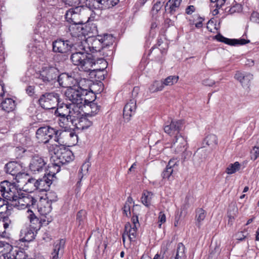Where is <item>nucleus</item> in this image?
<instances>
[{
	"label": "nucleus",
	"instance_id": "obj_38",
	"mask_svg": "<svg viewBox=\"0 0 259 259\" xmlns=\"http://www.w3.org/2000/svg\"><path fill=\"white\" fill-rule=\"evenodd\" d=\"M206 217V212L202 208L198 209L196 210V225L200 228L201 225V222L203 221Z\"/></svg>",
	"mask_w": 259,
	"mask_h": 259
},
{
	"label": "nucleus",
	"instance_id": "obj_6",
	"mask_svg": "<svg viewBox=\"0 0 259 259\" xmlns=\"http://www.w3.org/2000/svg\"><path fill=\"white\" fill-rule=\"evenodd\" d=\"M38 102L41 107L47 110L55 108L60 102L59 94L54 92L41 95Z\"/></svg>",
	"mask_w": 259,
	"mask_h": 259
},
{
	"label": "nucleus",
	"instance_id": "obj_62",
	"mask_svg": "<svg viewBox=\"0 0 259 259\" xmlns=\"http://www.w3.org/2000/svg\"><path fill=\"white\" fill-rule=\"evenodd\" d=\"M84 212L83 210H80L77 214V220L78 221L79 224L83 220L82 215L84 214Z\"/></svg>",
	"mask_w": 259,
	"mask_h": 259
},
{
	"label": "nucleus",
	"instance_id": "obj_60",
	"mask_svg": "<svg viewBox=\"0 0 259 259\" xmlns=\"http://www.w3.org/2000/svg\"><path fill=\"white\" fill-rule=\"evenodd\" d=\"M195 8L193 5H190L187 7V8L186 9V13L188 15H191L195 12Z\"/></svg>",
	"mask_w": 259,
	"mask_h": 259
},
{
	"label": "nucleus",
	"instance_id": "obj_24",
	"mask_svg": "<svg viewBox=\"0 0 259 259\" xmlns=\"http://www.w3.org/2000/svg\"><path fill=\"white\" fill-rule=\"evenodd\" d=\"M64 245L65 241L63 239L56 241L54 244L50 259H58L59 255H61L63 253Z\"/></svg>",
	"mask_w": 259,
	"mask_h": 259
},
{
	"label": "nucleus",
	"instance_id": "obj_44",
	"mask_svg": "<svg viewBox=\"0 0 259 259\" xmlns=\"http://www.w3.org/2000/svg\"><path fill=\"white\" fill-rule=\"evenodd\" d=\"M215 37L217 40L220 42H224L226 44L230 45L231 46H234L235 44V41H237L236 40H232V39H229L226 37H225L223 35L220 34H217L215 36Z\"/></svg>",
	"mask_w": 259,
	"mask_h": 259
},
{
	"label": "nucleus",
	"instance_id": "obj_17",
	"mask_svg": "<svg viewBox=\"0 0 259 259\" xmlns=\"http://www.w3.org/2000/svg\"><path fill=\"white\" fill-rule=\"evenodd\" d=\"M137 227L136 226H132L130 223H126L124 226V232L122 234V238L123 244L127 238L130 241H134L137 236Z\"/></svg>",
	"mask_w": 259,
	"mask_h": 259
},
{
	"label": "nucleus",
	"instance_id": "obj_7",
	"mask_svg": "<svg viewBox=\"0 0 259 259\" xmlns=\"http://www.w3.org/2000/svg\"><path fill=\"white\" fill-rule=\"evenodd\" d=\"M0 191L2 196L10 202L16 198L18 191L15 187L10 182L5 181L0 183Z\"/></svg>",
	"mask_w": 259,
	"mask_h": 259
},
{
	"label": "nucleus",
	"instance_id": "obj_22",
	"mask_svg": "<svg viewBox=\"0 0 259 259\" xmlns=\"http://www.w3.org/2000/svg\"><path fill=\"white\" fill-rule=\"evenodd\" d=\"M61 144L64 143V140L72 142L73 144L77 140V136L71 127L68 130L61 131Z\"/></svg>",
	"mask_w": 259,
	"mask_h": 259
},
{
	"label": "nucleus",
	"instance_id": "obj_58",
	"mask_svg": "<svg viewBox=\"0 0 259 259\" xmlns=\"http://www.w3.org/2000/svg\"><path fill=\"white\" fill-rule=\"evenodd\" d=\"M250 20L254 22L259 23V14L257 12H253L250 16Z\"/></svg>",
	"mask_w": 259,
	"mask_h": 259
},
{
	"label": "nucleus",
	"instance_id": "obj_16",
	"mask_svg": "<svg viewBox=\"0 0 259 259\" xmlns=\"http://www.w3.org/2000/svg\"><path fill=\"white\" fill-rule=\"evenodd\" d=\"M36 232L30 226L25 225L20 231V240L23 242H30L34 239Z\"/></svg>",
	"mask_w": 259,
	"mask_h": 259
},
{
	"label": "nucleus",
	"instance_id": "obj_36",
	"mask_svg": "<svg viewBox=\"0 0 259 259\" xmlns=\"http://www.w3.org/2000/svg\"><path fill=\"white\" fill-rule=\"evenodd\" d=\"M104 47H105L101 39L96 38L93 40L92 46L90 47V48H92V50H90V51L94 53L101 51Z\"/></svg>",
	"mask_w": 259,
	"mask_h": 259
},
{
	"label": "nucleus",
	"instance_id": "obj_39",
	"mask_svg": "<svg viewBox=\"0 0 259 259\" xmlns=\"http://www.w3.org/2000/svg\"><path fill=\"white\" fill-rule=\"evenodd\" d=\"M83 105H87L91 110V113H88V115L94 116L99 111V107L97 104L93 101H90L89 99L88 101H87V103L85 104H83Z\"/></svg>",
	"mask_w": 259,
	"mask_h": 259
},
{
	"label": "nucleus",
	"instance_id": "obj_56",
	"mask_svg": "<svg viewBox=\"0 0 259 259\" xmlns=\"http://www.w3.org/2000/svg\"><path fill=\"white\" fill-rule=\"evenodd\" d=\"M163 3L164 2L162 1H157L153 6L152 10L155 11L156 12H158L162 8Z\"/></svg>",
	"mask_w": 259,
	"mask_h": 259
},
{
	"label": "nucleus",
	"instance_id": "obj_45",
	"mask_svg": "<svg viewBox=\"0 0 259 259\" xmlns=\"http://www.w3.org/2000/svg\"><path fill=\"white\" fill-rule=\"evenodd\" d=\"M179 79L178 76H169L166 78L163 81H162V83H163V85H171L174 83L177 82Z\"/></svg>",
	"mask_w": 259,
	"mask_h": 259
},
{
	"label": "nucleus",
	"instance_id": "obj_48",
	"mask_svg": "<svg viewBox=\"0 0 259 259\" xmlns=\"http://www.w3.org/2000/svg\"><path fill=\"white\" fill-rule=\"evenodd\" d=\"M2 250L1 252V256H3L4 257V256H6V254L9 253V251H11L13 247L11 245H9L8 243H5L2 242Z\"/></svg>",
	"mask_w": 259,
	"mask_h": 259
},
{
	"label": "nucleus",
	"instance_id": "obj_19",
	"mask_svg": "<svg viewBox=\"0 0 259 259\" xmlns=\"http://www.w3.org/2000/svg\"><path fill=\"white\" fill-rule=\"evenodd\" d=\"M90 80L85 78H80V79H77V85L76 88L80 91L82 93H83L87 96L89 94L93 95V92L91 91L90 88Z\"/></svg>",
	"mask_w": 259,
	"mask_h": 259
},
{
	"label": "nucleus",
	"instance_id": "obj_47",
	"mask_svg": "<svg viewBox=\"0 0 259 259\" xmlns=\"http://www.w3.org/2000/svg\"><path fill=\"white\" fill-rule=\"evenodd\" d=\"M89 164L85 163L82 165L78 172V178H83V176L86 175L88 172Z\"/></svg>",
	"mask_w": 259,
	"mask_h": 259
},
{
	"label": "nucleus",
	"instance_id": "obj_25",
	"mask_svg": "<svg viewBox=\"0 0 259 259\" xmlns=\"http://www.w3.org/2000/svg\"><path fill=\"white\" fill-rule=\"evenodd\" d=\"M47 133L49 138V141L52 139L58 143L61 144V130H57L56 128L52 127L50 126H46Z\"/></svg>",
	"mask_w": 259,
	"mask_h": 259
},
{
	"label": "nucleus",
	"instance_id": "obj_57",
	"mask_svg": "<svg viewBox=\"0 0 259 259\" xmlns=\"http://www.w3.org/2000/svg\"><path fill=\"white\" fill-rule=\"evenodd\" d=\"M158 219H159V227L160 228L161 226V225L162 223H164L166 221V217L165 214L162 212L160 211L159 213L158 216Z\"/></svg>",
	"mask_w": 259,
	"mask_h": 259
},
{
	"label": "nucleus",
	"instance_id": "obj_41",
	"mask_svg": "<svg viewBox=\"0 0 259 259\" xmlns=\"http://www.w3.org/2000/svg\"><path fill=\"white\" fill-rule=\"evenodd\" d=\"M240 164L239 162H235L234 163L230 164L226 169V172L229 175H231L240 169Z\"/></svg>",
	"mask_w": 259,
	"mask_h": 259
},
{
	"label": "nucleus",
	"instance_id": "obj_50",
	"mask_svg": "<svg viewBox=\"0 0 259 259\" xmlns=\"http://www.w3.org/2000/svg\"><path fill=\"white\" fill-rule=\"evenodd\" d=\"M175 170L166 167L164 170L162 172L161 176L163 179H167L169 180L170 178V176L172 175L173 172Z\"/></svg>",
	"mask_w": 259,
	"mask_h": 259
},
{
	"label": "nucleus",
	"instance_id": "obj_4",
	"mask_svg": "<svg viewBox=\"0 0 259 259\" xmlns=\"http://www.w3.org/2000/svg\"><path fill=\"white\" fill-rule=\"evenodd\" d=\"M65 95L66 98L72 102V105L75 106L76 109L81 108L83 104H85L88 101V99L85 97L87 96L77 89L76 85L67 89Z\"/></svg>",
	"mask_w": 259,
	"mask_h": 259
},
{
	"label": "nucleus",
	"instance_id": "obj_11",
	"mask_svg": "<svg viewBox=\"0 0 259 259\" xmlns=\"http://www.w3.org/2000/svg\"><path fill=\"white\" fill-rule=\"evenodd\" d=\"M72 44L68 40L57 39L53 42L54 52L67 54L71 50Z\"/></svg>",
	"mask_w": 259,
	"mask_h": 259
},
{
	"label": "nucleus",
	"instance_id": "obj_32",
	"mask_svg": "<svg viewBox=\"0 0 259 259\" xmlns=\"http://www.w3.org/2000/svg\"><path fill=\"white\" fill-rule=\"evenodd\" d=\"M38 181L34 179H29L24 185V191L31 193L35 190L38 189Z\"/></svg>",
	"mask_w": 259,
	"mask_h": 259
},
{
	"label": "nucleus",
	"instance_id": "obj_21",
	"mask_svg": "<svg viewBox=\"0 0 259 259\" xmlns=\"http://www.w3.org/2000/svg\"><path fill=\"white\" fill-rule=\"evenodd\" d=\"M252 76L250 73H244L238 71L236 72L234 77L241 83L243 88H249Z\"/></svg>",
	"mask_w": 259,
	"mask_h": 259
},
{
	"label": "nucleus",
	"instance_id": "obj_49",
	"mask_svg": "<svg viewBox=\"0 0 259 259\" xmlns=\"http://www.w3.org/2000/svg\"><path fill=\"white\" fill-rule=\"evenodd\" d=\"M179 160L177 158H172L169 161L166 167L175 170L179 165Z\"/></svg>",
	"mask_w": 259,
	"mask_h": 259
},
{
	"label": "nucleus",
	"instance_id": "obj_52",
	"mask_svg": "<svg viewBox=\"0 0 259 259\" xmlns=\"http://www.w3.org/2000/svg\"><path fill=\"white\" fill-rule=\"evenodd\" d=\"M8 206L5 200L0 197V214H3L7 211Z\"/></svg>",
	"mask_w": 259,
	"mask_h": 259
},
{
	"label": "nucleus",
	"instance_id": "obj_14",
	"mask_svg": "<svg viewBox=\"0 0 259 259\" xmlns=\"http://www.w3.org/2000/svg\"><path fill=\"white\" fill-rule=\"evenodd\" d=\"M183 126V121L182 120H171L170 123L164 126V132L170 136L178 135Z\"/></svg>",
	"mask_w": 259,
	"mask_h": 259
},
{
	"label": "nucleus",
	"instance_id": "obj_37",
	"mask_svg": "<svg viewBox=\"0 0 259 259\" xmlns=\"http://www.w3.org/2000/svg\"><path fill=\"white\" fill-rule=\"evenodd\" d=\"M204 141L210 147H214L218 144L217 137L214 134H210L206 137Z\"/></svg>",
	"mask_w": 259,
	"mask_h": 259
},
{
	"label": "nucleus",
	"instance_id": "obj_43",
	"mask_svg": "<svg viewBox=\"0 0 259 259\" xmlns=\"http://www.w3.org/2000/svg\"><path fill=\"white\" fill-rule=\"evenodd\" d=\"M104 47L112 45L114 41V38L111 34H104L103 36H100Z\"/></svg>",
	"mask_w": 259,
	"mask_h": 259
},
{
	"label": "nucleus",
	"instance_id": "obj_59",
	"mask_svg": "<svg viewBox=\"0 0 259 259\" xmlns=\"http://www.w3.org/2000/svg\"><path fill=\"white\" fill-rule=\"evenodd\" d=\"M123 211L127 217L131 215V205L125 204L123 208Z\"/></svg>",
	"mask_w": 259,
	"mask_h": 259
},
{
	"label": "nucleus",
	"instance_id": "obj_9",
	"mask_svg": "<svg viewBox=\"0 0 259 259\" xmlns=\"http://www.w3.org/2000/svg\"><path fill=\"white\" fill-rule=\"evenodd\" d=\"M119 3V0H89L90 9H107L112 8Z\"/></svg>",
	"mask_w": 259,
	"mask_h": 259
},
{
	"label": "nucleus",
	"instance_id": "obj_28",
	"mask_svg": "<svg viewBox=\"0 0 259 259\" xmlns=\"http://www.w3.org/2000/svg\"><path fill=\"white\" fill-rule=\"evenodd\" d=\"M92 123V122L87 117H81L77 119H75L74 126L78 130H83L90 127Z\"/></svg>",
	"mask_w": 259,
	"mask_h": 259
},
{
	"label": "nucleus",
	"instance_id": "obj_23",
	"mask_svg": "<svg viewBox=\"0 0 259 259\" xmlns=\"http://www.w3.org/2000/svg\"><path fill=\"white\" fill-rule=\"evenodd\" d=\"M38 211L39 213L46 216L52 210V204L46 199L41 198L37 206Z\"/></svg>",
	"mask_w": 259,
	"mask_h": 259
},
{
	"label": "nucleus",
	"instance_id": "obj_10",
	"mask_svg": "<svg viewBox=\"0 0 259 259\" xmlns=\"http://www.w3.org/2000/svg\"><path fill=\"white\" fill-rule=\"evenodd\" d=\"M81 10H84L83 7H76L68 10L65 14L66 20L74 24H82L83 21L80 19Z\"/></svg>",
	"mask_w": 259,
	"mask_h": 259
},
{
	"label": "nucleus",
	"instance_id": "obj_34",
	"mask_svg": "<svg viewBox=\"0 0 259 259\" xmlns=\"http://www.w3.org/2000/svg\"><path fill=\"white\" fill-rule=\"evenodd\" d=\"M185 247L182 243H178L177 247L176 253L174 259H185Z\"/></svg>",
	"mask_w": 259,
	"mask_h": 259
},
{
	"label": "nucleus",
	"instance_id": "obj_40",
	"mask_svg": "<svg viewBox=\"0 0 259 259\" xmlns=\"http://www.w3.org/2000/svg\"><path fill=\"white\" fill-rule=\"evenodd\" d=\"M153 196V193L149 191L143 192L141 201L142 203L146 206H149L151 204V200Z\"/></svg>",
	"mask_w": 259,
	"mask_h": 259
},
{
	"label": "nucleus",
	"instance_id": "obj_53",
	"mask_svg": "<svg viewBox=\"0 0 259 259\" xmlns=\"http://www.w3.org/2000/svg\"><path fill=\"white\" fill-rule=\"evenodd\" d=\"M228 8L226 9V11L230 14H232L234 13L239 12L241 10V6L239 4H236L235 6L229 8V10H227Z\"/></svg>",
	"mask_w": 259,
	"mask_h": 259
},
{
	"label": "nucleus",
	"instance_id": "obj_26",
	"mask_svg": "<svg viewBox=\"0 0 259 259\" xmlns=\"http://www.w3.org/2000/svg\"><path fill=\"white\" fill-rule=\"evenodd\" d=\"M16 106L15 100L11 98H6L2 101L0 108L6 112L9 113L14 110Z\"/></svg>",
	"mask_w": 259,
	"mask_h": 259
},
{
	"label": "nucleus",
	"instance_id": "obj_15",
	"mask_svg": "<svg viewBox=\"0 0 259 259\" xmlns=\"http://www.w3.org/2000/svg\"><path fill=\"white\" fill-rule=\"evenodd\" d=\"M57 106L58 108L55 112V114L57 117L69 116L70 114L74 115V111L75 109H76L75 106L72 105L71 104H60V103H58Z\"/></svg>",
	"mask_w": 259,
	"mask_h": 259
},
{
	"label": "nucleus",
	"instance_id": "obj_8",
	"mask_svg": "<svg viewBox=\"0 0 259 259\" xmlns=\"http://www.w3.org/2000/svg\"><path fill=\"white\" fill-rule=\"evenodd\" d=\"M47 162L44 158L38 154L33 155L29 163V169L33 174L42 172L46 169Z\"/></svg>",
	"mask_w": 259,
	"mask_h": 259
},
{
	"label": "nucleus",
	"instance_id": "obj_54",
	"mask_svg": "<svg viewBox=\"0 0 259 259\" xmlns=\"http://www.w3.org/2000/svg\"><path fill=\"white\" fill-rule=\"evenodd\" d=\"M46 197L47 198L46 199L47 201H49V202H50L51 203L53 201H56L57 199V196L56 194L52 192L47 193Z\"/></svg>",
	"mask_w": 259,
	"mask_h": 259
},
{
	"label": "nucleus",
	"instance_id": "obj_29",
	"mask_svg": "<svg viewBox=\"0 0 259 259\" xmlns=\"http://www.w3.org/2000/svg\"><path fill=\"white\" fill-rule=\"evenodd\" d=\"M46 126L40 127L36 132V138L39 143L47 144L49 142V138L47 133Z\"/></svg>",
	"mask_w": 259,
	"mask_h": 259
},
{
	"label": "nucleus",
	"instance_id": "obj_46",
	"mask_svg": "<svg viewBox=\"0 0 259 259\" xmlns=\"http://www.w3.org/2000/svg\"><path fill=\"white\" fill-rule=\"evenodd\" d=\"M259 156V138L258 139L256 145L253 148L251 151V158L255 160Z\"/></svg>",
	"mask_w": 259,
	"mask_h": 259
},
{
	"label": "nucleus",
	"instance_id": "obj_31",
	"mask_svg": "<svg viewBox=\"0 0 259 259\" xmlns=\"http://www.w3.org/2000/svg\"><path fill=\"white\" fill-rule=\"evenodd\" d=\"M182 0H169L165 6V11L168 10L169 13L172 15L179 8Z\"/></svg>",
	"mask_w": 259,
	"mask_h": 259
},
{
	"label": "nucleus",
	"instance_id": "obj_35",
	"mask_svg": "<svg viewBox=\"0 0 259 259\" xmlns=\"http://www.w3.org/2000/svg\"><path fill=\"white\" fill-rule=\"evenodd\" d=\"M23 256H25L23 251L17 252L12 249L11 251H9V253L4 256V259H23Z\"/></svg>",
	"mask_w": 259,
	"mask_h": 259
},
{
	"label": "nucleus",
	"instance_id": "obj_1",
	"mask_svg": "<svg viewBox=\"0 0 259 259\" xmlns=\"http://www.w3.org/2000/svg\"><path fill=\"white\" fill-rule=\"evenodd\" d=\"M60 144V145L50 144L47 146L49 151L53 152L55 155L54 158H56L54 161H56V164L54 166V167L56 168V170L55 171H51L53 174L60 171L61 165L66 164L73 160L74 158L72 151L61 144Z\"/></svg>",
	"mask_w": 259,
	"mask_h": 259
},
{
	"label": "nucleus",
	"instance_id": "obj_27",
	"mask_svg": "<svg viewBox=\"0 0 259 259\" xmlns=\"http://www.w3.org/2000/svg\"><path fill=\"white\" fill-rule=\"evenodd\" d=\"M26 213L27 217L29 220L30 223V225L29 226L36 231L39 230L41 227V224L38 218H37L33 212L30 209H28Z\"/></svg>",
	"mask_w": 259,
	"mask_h": 259
},
{
	"label": "nucleus",
	"instance_id": "obj_30",
	"mask_svg": "<svg viewBox=\"0 0 259 259\" xmlns=\"http://www.w3.org/2000/svg\"><path fill=\"white\" fill-rule=\"evenodd\" d=\"M37 181L38 190L40 191L48 190L52 183V179L49 176L44 177L42 179H39Z\"/></svg>",
	"mask_w": 259,
	"mask_h": 259
},
{
	"label": "nucleus",
	"instance_id": "obj_3",
	"mask_svg": "<svg viewBox=\"0 0 259 259\" xmlns=\"http://www.w3.org/2000/svg\"><path fill=\"white\" fill-rule=\"evenodd\" d=\"M59 74L58 69L50 65L42 66L36 72L37 78L41 80L45 84H49L55 81Z\"/></svg>",
	"mask_w": 259,
	"mask_h": 259
},
{
	"label": "nucleus",
	"instance_id": "obj_12",
	"mask_svg": "<svg viewBox=\"0 0 259 259\" xmlns=\"http://www.w3.org/2000/svg\"><path fill=\"white\" fill-rule=\"evenodd\" d=\"M57 78L60 86L67 89L75 86L77 82V79L74 78L72 73L70 74L66 73L59 74Z\"/></svg>",
	"mask_w": 259,
	"mask_h": 259
},
{
	"label": "nucleus",
	"instance_id": "obj_13",
	"mask_svg": "<svg viewBox=\"0 0 259 259\" xmlns=\"http://www.w3.org/2000/svg\"><path fill=\"white\" fill-rule=\"evenodd\" d=\"M187 141L182 136H176L174 139L171 148L176 154H180L184 152L187 149Z\"/></svg>",
	"mask_w": 259,
	"mask_h": 259
},
{
	"label": "nucleus",
	"instance_id": "obj_18",
	"mask_svg": "<svg viewBox=\"0 0 259 259\" xmlns=\"http://www.w3.org/2000/svg\"><path fill=\"white\" fill-rule=\"evenodd\" d=\"M136 101L134 99H131L125 105L123 111V116L124 119L129 121L130 117L135 113L136 110Z\"/></svg>",
	"mask_w": 259,
	"mask_h": 259
},
{
	"label": "nucleus",
	"instance_id": "obj_61",
	"mask_svg": "<svg viewBox=\"0 0 259 259\" xmlns=\"http://www.w3.org/2000/svg\"><path fill=\"white\" fill-rule=\"evenodd\" d=\"M232 40H237V41L235 42V44H234V45H243L246 44L249 42V40H246L245 39H232Z\"/></svg>",
	"mask_w": 259,
	"mask_h": 259
},
{
	"label": "nucleus",
	"instance_id": "obj_33",
	"mask_svg": "<svg viewBox=\"0 0 259 259\" xmlns=\"http://www.w3.org/2000/svg\"><path fill=\"white\" fill-rule=\"evenodd\" d=\"M6 172L12 176L17 175L19 172V165L17 163L11 162L6 165Z\"/></svg>",
	"mask_w": 259,
	"mask_h": 259
},
{
	"label": "nucleus",
	"instance_id": "obj_51",
	"mask_svg": "<svg viewBox=\"0 0 259 259\" xmlns=\"http://www.w3.org/2000/svg\"><path fill=\"white\" fill-rule=\"evenodd\" d=\"M66 5L71 7H79L81 0H63Z\"/></svg>",
	"mask_w": 259,
	"mask_h": 259
},
{
	"label": "nucleus",
	"instance_id": "obj_20",
	"mask_svg": "<svg viewBox=\"0 0 259 259\" xmlns=\"http://www.w3.org/2000/svg\"><path fill=\"white\" fill-rule=\"evenodd\" d=\"M58 117V123L62 128L68 130L72 125L74 126V123L75 121V116L73 114Z\"/></svg>",
	"mask_w": 259,
	"mask_h": 259
},
{
	"label": "nucleus",
	"instance_id": "obj_5",
	"mask_svg": "<svg viewBox=\"0 0 259 259\" xmlns=\"http://www.w3.org/2000/svg\"><path fill=\"white\" fill-rule=\"evenodd\" d=\"M16 197L12 200L10 204L18 209H22L28 206H33L36 202V199L28 193H20L18 192Z\"/></svg>",
	"mask_w": 259,
	"mask_h": 259
},
{
	"label": "nucleus",
	"instance_id": "obj_42",
	"mask_svg": "<svg viewBox=\"0 0 259 259\" xmlns=\"http://www.w3.org/2000/svg\"><path fill=\"white\" fill-rule=\"evenodd\" d=\"M164 88L162 81H155L150 87L149 90L152 93L162 91Z\"/></svg>",
	"mask_w": 259,
	"mask_h": 259
},
{
	"label": "nucleus",
	"instance_id": "obj_2",
	"mask_svg": "<svg viewBox=\"0 0 259 259\" xmlns=\"http://www.w3.org/2000/svg\"><path fill=\"white\" fill-rule=\"evenodd\" d=\"M70 59L74 65L79 66L80 69L84 71H93L98 69L93 67L96 65L94 59L91 55L84 52L74 53L71 55Z\"/></svg>",
	"mask_w": 259,
	"mask_h": 259
},
{
	"label": "nucleus",
	"instance_id": "obj_63",
	"mask_svg": "<svg viewBox=\"0 0 259 259\" xmlns=\"http://www.w3.org/2000/svg\"><path fill=\"white\" fill-rule=\"evenodd\" d=\"M226 0H217L215 7L218 9H220L226 3Z\"/></svg>",
	"mask_w": 259,
	"mask_h": 259
},
{
	"label": "nucleus",
	"instance_id": "obj_55",
	"mask_svg": "<svg viewBox=\"0 0 259 259\" xmlns=\"http://www.w3.org/2000/svg\"><path fill=\"white\" fill-rule=\"evenodd\" d=\"M56 164V161H55L54 163H52L51 165L49 166V169H48V172L47 173L48 176L49 177H51V178L53 179V177L55 176V175L57 172H55V174L52 173L51 171H55L56 170V168L54 167V166Z\"/></svg>",
	"mask_w": 259,
	"mask_h": 259
},
{
	"label": "nucleus",
	"instance_id": "obj_64",
	"mask_svg": "<svg viewBox=\"0 0 259 259\" xmlns=\"http://www.w3.org/2000/svg\"><path fill=\"white\" fill-rule=\"evenodd\" d=\"M132 226H134V225L137 226V225H139V220L138 216H133L132 219Z\"/></svg>",
	"mask_w": 259,
	"mask_h": 259
}]
</instances>
